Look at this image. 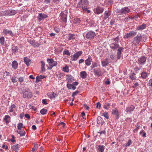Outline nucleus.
Instances as JSON below:
<instances>
[{"instance_id": "nucleus-19", "label": "nucleus", "mask_w": 152, "mask_h": 152, "mask_svg": "<svg viewBox=\"0 0 152 152\" xmlns=\"http://www.w3.org/2000/svg\"><path fill=\"white\" fill-rule=\"evenodd\" d=\"M135 107L133 105H131L130 106L127 107L126 111L127 113H130L133 111Z\"/></svg>"}, {"instance_id": "nucleus-6", "label": "nucleus", "mask_w": 152, "mask_h": 152, "mask_svg": "<svg viewBox=\"0 0 152 152\" xmlns=\"http://www.w3.org/2000/svg\"><path fill=\"white\" fill-rule=\"evenodd\" d=\"M17 13L16 10H11L5 11L3 12V15L5 16H12L15 15Z\"/></svg>"}, {"instance_id": "nucleus-58", "label": "nucleus", "mask_w": 152, "mask_h": 152, "mask_svg": "<svg viewBox=\"0 0 152 152\" xmlns=\"http://www.w3.org/2000/svg\"><path fill=\"white\" fill-rule=\"evenodd\" d=\"M73 84H67V87L69 89H71L73 86Z\"/></svg>"}, {"instance_id": "nucleus-63", "label": "nucleus", "mask_w": 152, "mask_h": 152, "mask_svg": "<svg viewBox=\"0 0 152 152\" xmlns=\"http://www.w3.org/2000/svg\"><path fill=\"white\" fill-rule=\"evenodd\" d=\"M18 80L20 83H21L24 81V78L23 77H20L19 78Z\"/></svg>"}, {"instance_id": "nucleus-46", "label": "nucleus", "mask_w": 152, "mask_h": 152, "mask_svg": "<svg viewBox=\"0 0 152 152\" xmlns=\"http://www.w3.org/2000/svg\"><path fill=\"white\" fill-rule=\"evenodd\" d=\"M80 20L79 18H75L74 20V23L76 24H78L80 23Z\"/></svg>"}, {"instance_id": "nucleus-43", "label": "nucleus", "mask_w": 152, "mask_h": 152, "mask_svg": "<svg viewBox=\"0 0 152 152\" xmlns=\"http://www.w3.org/2000/svg\"><path fill=\"white\" fill-rule=\"evenodd\" d=\"M19 130V134L21 136H25L26 134V132L24 131H23L22 130Z\"/></svg>"}, {"instance_id": "nucleus-5", "label": "nucleus", "mask_w": 152, "mask_h": 152, "mask_svg": "<svg viewBox=\"0 0 152 152\" xmlns=\"http://www.w3.org/2000/svg\"><path fill=\"white\" fill-rule=\"evenodd\" d=\"M82 51H79L76 52L71 57V60L73 61H75L77 60L78 58L82 54Z\"/></svg>"}, {"instance_id": "nucleus-44", "label": "nucleus", "mask_w": 152, "mask_h": 152, "mask_svg": "<svg viewBox=\"0 0 152 152\" xmlns=\"http://www.w3.org/2000/svg\"><path fill=\"white\" fill-rule=\"evenodd\" d=\"M63 70L64 72H68L69 71V67L67 66H66L63 68Z\"/></svg>"}, {"instance_id": "nucleus-61", "label": "nucleus", "mask_w": 152, "mask_h": 152, "mask_svg": "<svg viewBox=\"0 0 152 152\" xmlns=\"http://www.w3.org/2000/svg\"><path fill=\"white\" fill-rule=\"evenodd\" d=\"M59 29L57 27H55L54 28V31L56 33H58L59 31Z\"/></svg>"}, {"instance_id": "nucleus-59", "label": "nucleus", "mask_w": 152, "mask_h": 152, "mask_svg": "<svg viewBox=\"0 0 152 152\" xmlns=\"http://www.w3.org/2000/svg\"><path fill=\"white\" fill-rule=\"evenodd\" d=\"M78 93V92L77 91H75L73 92L72 95V96L74 97L76 94Z\"/></svg>"}, {"instance_id": "nucleus-39", "label": "nucleus", "mask_w": 152, "mask_h": 152, "mask_svg": "<svg viewBox=\"0 0 152 152\" xmlns=\"http://www.w3.org/2000/svg\"><path fill=\"white\" fill-rule=\"evenodd\" d=\"M147 76V73L145 72H143L141 73V77L143 79H145Z\"/></svg>"}, {"instance_id": "nucleus-17", "label": "nucleus", "mask_w": 152, "mask_h": 152, "mask_svg": "<svg viewBox=\"0 0 152 152\" xmlns=\"http://www.w3.org/2000/svg\"><path fill=\"white\" fill-rule=\"evenodd\" d=\"M110 60L108 58H106L104 60L101 61L102 65L103 66H106L110 62Z\"/></svg>"}, {"instance_id": "nucleus-14", "label": "nucleus", "mask_w": 152, "mask_h": 152, "mask_svg": "<svg viewBox=\"0 0 152 152\" xmlns=\"http://www.w3.org/2000/svg\"><path fill=\"white\" fill-rule=\"evenodd\" d=\"M146 60V57L142 56L138 59V64H139L143 65Z\"/></svg>"}, {"instance_id": "nucleus-32", "label": "nucleus", "mask_w": 152, "mask_h": 152, "mask_svg": "<svg viewBox=\"0 0 152 152\" xmlns=\"http://www.w3.org/2000/svg\"><path fill=\"white\" fill-rule=\"evenodd\" d=\"M69 40L74 39L75 38V36L74 34H69L68 36Z\"/></svg>"}, {"instance_id": "nucleus-18", "label": "nucleus", "mask_w": 152, "mask_h": 152, "mask_svg": "<svg viewBox=\"0 0 152 152\" xmlns=\"http://www.w3.org/2000/svg\"><path fill=\"white\" fill-rule=\"evenodd\" d=\"M136 34V32H134L133 31H131L130 32L127 33L125 35V38H128L131 37H133L134 35H135Z\"/></svg>"}, {"instance_id": "nucleus-56", "label": "nucleus", "mask_w": 152, "mask_h": 152, "mask_svg": "<svg viewBox=\"0 0 152 152\" xmlns=\"http://www.w3.org/2000/svg\"><path fill=\"white\" fill-rule=\"evenodd\" d=\"M140 127V126H136V128L135 129H134L133 130V132L134 133L136 132H137L138 130L139 129V128Z\"/></svg>"}, {"instance_id": "nucleus-10", "label": "nucleus", "mask_w": 152, "mask_h": 152, "mask_svg": "<svg viewBox=\"0 0 152 152\" xmlns=\"http://www.w3.org/2000/svg\"><path fill=\"white\" fill-rule=\"evenodd\" d=\"M142 38V37L140 35L138 34L136 37L134 38L133 41V44L136 45L137 44H138L140 42Z\"/></svg>"}, {"instance_id": "nucleus-29", "label": "nucleus", "mask_w": 152, "mask_h": 152, "mask_svg": "<svg viewBox=\"0 0 152 152\" xmlns=\"http://www.w3.org/2000/svg\"><path fill=\"white\" fill-rule=\"evenodd\" d=\"M24 61L27 65H29L31 63V61L27 57H25L24 58Z\"/></svg>"}, {"instance_id": "nucleus-55", "label": "nucleus", "mask_w": 152, "mask_h": 152, "mask_svg": "<svg viewBox=\"0 0 152 152\" xmlns=\"http://www.w3.org/2000/svg\"><path fill=\"white\" fill-rule=\"evenodd\" d=\"M37 145H34V147L32 149L31 151L34 152L35 151L37 150Z\"/></svg>"}, {"instance_id": "nucleus-24", "label": "nucleus", "mask_w": 152, "mask_h": 152, "mask_svg": "<svg viewBox=\"0 0 152 152\" xmlns=\"http://www.w3.org/2000/svg\"><path fill=\"white\" fill-rule=\"evenodd\" d=\"M80 76L83 79H85L87 77V74L85 71H82L80 72Z\"/></svg>"}, {"instance_id": "nucleus-42", "label": "nucleus", "mask_w": 152, "mask_h": 152, "mask_svg": "<svg viewBox=\"0 0 152 152\" xmlns=\"http://www.w3.org/2000/svg\"><path fill=\"white\" fill-rule=\"evenodd\" d=\"M119 37L118 36L117 37H115V38L113 39L111 41V42H117V43H118V41H119Z\"/></svg>"}, {"instance_id": "nucleus-22", "label": "nucleus", "mask_w": 152, "mask_h": 152, "mask_svg": "<svg viewBox=\"0 0 152 152\" xmlns=\"http://www.w3.org/2000/svg\"><path fill=\"white\" fill-rule=\"evenodd\" d=\"M112 114L116 115L117 119H118L119 117L118 112L117 109L115 108L112 110Z\"/></svg>"}, {"instance_id": "nucleus-36", "label": "nucleus", "mask_w": 152, "mask_h": 152, "mask_svg": "<svg viewBox=\"0 0 152 152\" xmlns=\"http://www.w3.org/2000/svg\"><path fill=\"white\" fill-rule=\"evenodd\" d=\"M12 52L13 53H15L18 52V48L17 46H13L12 48Z\"/></svg>"}, {"instance_id": "nucleus-20", "label": "nucleus", "mask_w": 152, "mask_h": 152, "mask_svg": "<svg viewBox=\"0 0 152 152\" xmlns=\"http://www.w3.org/2000/svg\"><path fill=\"white\" fill-rule=\"evenodd\" d=\"M92 58L91 56H89L88 58L85 60L86 64L87 66H90L91 64Z\"/></svg>"}, {"instance_id": "nucleus-23", "label": "nucleus", "mask_w": 152, "mask_h": 152, "mask_svg": "<svg viewBox=\"0 0 152 152\" xmlns=\"http://www.w3.org/2000/svg\"><path fill=\"white\" fill-rule=\"evenodd\" d=\"M10 76V73L7 71H5L3 74V78L4 79V80L7 81V76Z\"/></svg>"}, {"instance_id": "nucleus-21", "label": "nucleus", "mask_w": 152, "mask_h": 152, "mask_svg": "<svg viewBox=\"0 0 152 152\" xmlns=\"http://www.w3.org/2000/svg\"><path fill=\"white\" fill-rule=\"evenodd\" d=\"M111 14V12L109 10H106L104 13V18L105 20L107 19Z\"/></svg>"}, {"instance_id": "nucleus-28", "label": "nucleus", "mask_w": 152, "mask_h": 152, "mask_svg": "<svg viewBox=\"0 0 152 152\" xmlns=\"http://www.w3.org/2000/svg\"><path fill=\"white\" fill-rule=\"evenodd\" d=\"M12 66L13 69H16L18 68V66L17 62L15 61H13L12 63Z\"/></svg>"}, {"instance_id": "nucleus-37", "label": "nucleus", "mask_w": 152, "mask_h": 152, "mask_svg": "<svg viewBox=\"0 0 152 152\" xmlns=\"http://www.w3.org/2000/svg\"><path fill=\"white\" fill-rule=\"evenodd\" d=\"M5 39L3 37H0V44L1 45H3L4 44Z\"/></svg>"}, {"instance_id": "nucleus-35", "label": "nucleus", "mask_w": 152, "mask_h": 152, "mask_svg": "<svg viewBox=\"0 0 152 152\" xmlns=\"http://www.w3.org/2000/svg\"><path fill=\"white\" fill-rule=\"evenodd\" d=\"M104 147L103 145H99V146L98 150L99 151L103 152L104 149Z\"/></svg>"}, {"instance_id": "nucleus-49", "label": "nucleus", "mask_w": 152, "mask_h": 152, "mask_svg": "<svg viewBox=\"0 0 152 152\" xmlns=\"http://www.w3.org/2000/svg\"><path fill=\"white\" fill-rule=\"evenodd\" d=\"M132 143V141L131 140H129L128 142L126 144V146H130Z\"/></svg>"}, {"instance_id": "nucleus-16", "label": "nucleus", "mask_w": 152, "mask_h": 152, "mask_svg": "<svg viewBox=\"0 0 152 152\" xmlns=\"http://www.w3.org/2000/svg\"><path fill=\"white\" fill-rule=\"evenodd\" d=\"M124 48L122 47L119 48L117 50V58L118 59H119L121 57V53L123 51Z\"/></svg>"}, {"instance_id": "nucleus-62", "label": "nucleus", "mask_w": 152, "mask_h": 152, "mask_svg": "<svg viewBox=\"0 0 152 152\" xmlns=\"http://www.w3.org/2000/svg\"><path fill=\"white\" fill-rule=\"evenodd\" d=\"M101 107V105L100 104V103L99 102H97L96 104V107L100 109Z\"/></svg>"}, {"instance_id": "nucleus-40", "label": "nucleus", "mask_w": 152, "mask_h": 152, "mask_svg": "<svg viewBox=\"0 0 152 152\" xmlns=\"http://www.w3.org/2000/svg\"><path fill=\"white\" fill-rule=\"evenodd\" d=\"M18 145L17 144L14 145L12 147V149L14 151H17L19 149Z\"/></svg>"}, {"instance_id": "nucleus-57", "label": "nucleus", "mask_w": 152, "mask_h": 152, "mask_svg": "<svg viewBox=\"0 0 152 152\" xmlns=\"http://www.w3.org/2000/svg\"><path fill=\"white\" fill-rule=\"evenodd\" d=\"M58 125L59 126H61L63 128H64L65 126V123H64L63 122H61V123H60Z\"/></svg>"}, {"instance_id": "nucleus-51", "label": "nucleus", "mask_w": 152, "mask_h": 152, "mask_svg": "<svg viewBox=\"0 0 152 152\" xmlns=\"http://www.w3.org/2000/svg\"><path fill=\"white\" fill-rule=\"evenodd\" d=\"M142 68L141 66H140L139 67L136 66L134 68V70L136 71L139 70Z\"/></svg>"}, {"instance_id": "nucleus-25", "label": "nucleus", "mask_w": 152, "mask_h": 152, "mask_svg": "<svg viewBox=\"0 0 152 152\" xmlns=\"http://www.w3.org/2000/svg\"><path fill=\"white\" fill-rule=\"evenodd\" d=\"M10 117L9 115H6L4 118V120L5 121V123L7 124L9 123L10 121Z\"/></svg>"}, {"instance_id": "nucleus-45", "label": "nucleus", "mask_w": 152, "mask_h": 152, "mask_svg": "<svg viewBox=\"0 0 152 152\" xmlns=\"http://www.w3.org/2000/svg\"><path fill=\"white\" fill-rule=\"evenodd\" d=\"M29 42L32 45L34 46L35 45V42L34 39H31L29 41Z\"/></svg>"}, {"instance_id": "nucleus-12", "label": "nucleus", "mask_w": 152, "mask_h": 152, "mask_svg": "<svg viewBox=\"0 0 152 152\" xmlns=\"http://www.w3.org/2000/svg\"><path fill=\"white\" fill-rule=\"evenodd\" d=\"M3 34L5 35H7L8 34H9L12 37H13L14 36V35L11 30H9L6 29H4L3 32Z\"/></svg>"}, {"instance_id": "nucleus-38", "label": "nucleus", "mask_w": 152, "mask_h": 152, "mask_svg": "<svg viewBox=\"0 0 152 152\" xmlns=\"http://www.w3.org/2000/svg\"><path fill=\"white\" fill-rule=\"evenodd\" d=\"M130 78L132 80L135 79L136 78L135 74L134 73H131L130 76Z\"/></svg>"}, {"instance_id": "nucleus-13", "label": "nucleus", "mask_w": 152, "mask_h": 152, "mask_svg": "<svg viewBox=\"0 0 152 152\" xmlns=\"http://www.w3.org/2000/svg\"><path fill=\"white\" fill-rule=\"evenodd\" d=\"M48 17V15L44 13H39L38 16V18L39 21H41L42 19H45Z\"/></svg>"}, {"instance_id": "nucleus-33", "label": "nucleus", "mask_w": 152, "mask_h": 152, "mask_svg": "<svg viewBox=\"0 0 152 152\" xmlns=\"http://www.w3.org/2000/svg\"><path fill=\"white\" fill-rule=\"evenodd\" d=\"M110 103L106 102L104 104L103 108L106 110H108L110 107Z\"/></svg>"}, {"instance_id": "nucleus-3", "label": "nucleus", "mask_w": 152, "mask_h": 152, "mask_svg": "<svg viewBox=\"0 0 152 152\" xmlns=\"http://www.w3.org/2000/svg\"><path fill=\"white\" fill-rule=\"evenodd\" d=\"M47 61L49 66L48 69H51L53 67L56 66L58 64L57 61H54L52 59L48 58Z\"/></svg>"}, {"instance_id": "nucleus-53", "label": "nucleus", "mask_w": 152, "mask_h": 152, "mask_svg": "<svg viewBox=\"0 0 152 152\" xmlns=\"http://www.w3.org/2000/svg\"><path fill=\"white\" fill-rule=\"evenodd\" d=\"M98 133H99L100 134V135H101L102 134H106V131L105 130H103L102 131H101L100 132H98Z\"/></svg>"}, {"instance_id": "nucleus-52", "label": "nucleus", "mask_w": 152, "mask_h": 152, "mask_svg": "<svg viewBox=\"0 0 152 152\" xmlns=\"http://www.w3.org/2000/svg\"><path fill=\"white\" fill-rule=\"evenodd\" d=\"M103 116L105 117L107 119H108L109 116H108V114L107 112H104L103 114Z\"/></svg>"}, {"instance_id": "nucleus-4", "label": "nucleus", "mask_w": 152, "mask_h": 152, "mask_svg": "<svg viewBox=\"0 0 152 152\" xmlns=\"http://www.w3.org/2000/svg\"><path fill=\"white\" fill-rule=\"evenodd\" d=\"M130 11V9L128 7H124L121 10H117V13H119L118 15L125 14Z\"/></svg>"}, {"instance_id": "nucleus-1", "label": "nucleus", "mask_w": 152, "mask_h": 152, "mask_svg": "<svg viewBox=\"0 0 152 152\" xmlns=\"http://www.w3.org/2000/svg\"><path fill=\"white\" fill-rule=\"evenodd\" d=\"M89 3V2L87 0H80L78 3L77 7L79 8H82L83 10H86V7Z\"/></svg>"}, {"instance_id": "nucleus-9", "label": "nucleus", "mask_w": 152, "mask_h": 152, "mask_svg": "<svg viewBox=\"0 0 152 152\" xmlns=\"http://www.w3.org/2000/svg\"><path fill=\"white\" fill-rule=\"evenodd\" d=\"M93 72L94 75L96 76H101L103 74L101 69L99 68L94 69Z\"/></svg>"}, {"instance_id": "nucleus-47", "label": "nucleus", "mask_w": 152, "mask_h": 152, "mask_svg": "<svg viewBox=\"0 0 152 152\" xmlns=\"http://www.w3.org/2000/svg\"><path fill=\"white\" fill-rule=\"evenodd\" d=\"M63 55L66 54L68 56L70 55V53L69 52V51L68 50H65L63 52Z\"/></svg>"}, {"instance_id": "nucleus-30", "label": "nucleus", "mask_w": 152, "mask_h": 152, "mask_svg": "<svg viewBox=\"0 0 152 152\" xmlns=\"http://www.w3.org/2000/svg\"><path fill=\"white\" fill-rule=\"evenodd\" d=\"M146 26V24H145L143 23L142 25L138 26L137 27V29L138 30H143L145 28Z\"/></svg>"}, {"instance_id": "nucleus-50", "label": "nucleus", "mask_w": 152, "mask_h": 152, "mask_svg": "<svg viewBox=\"0 0 152 152\" xmlns=\"http://www.w3.org/2000/svg\"><path fill=\"white\" fill-rule=\"evenodd\" d=\"M97 66V64L96 62L93 63L92 66H91L92 68L96 67Z\"/></svg>"}, {"instance_id": "nucleus-41", "label": "nucleus", "mask_w": 152, "mask_h": 152, "mask_svg": "<svg viewBox=\"0 0 152 152\" xmlns=\"http://www.w3.org/2000/svg\"><path fill=\"white\" fill-rule=\"evenodd\" d=\"M47 112V110L46 109H42L40 111V113L42 115H44L46 114Z\"/></svg>"}, {"instance_id": "nucleus-60", "label": "nucleus", "mask_w": 152, "mask_h": 152, "mask_svg": "<svg viewBox=\"0 0 152 152\" xmlns=\"http://www.w3.org/2000/svg\"><path fill=\"white\" fill-rule=\"evenodd\" d=\"M115 22V20L114 19H112L110 22V25H113V24Z\"/></svg>"}, {"instance_id": "nucleus-26", "label": "nucleus", "mask_w": 152, "mask_h": 152, "mask_svg": "<svg viewBox=\"0 0 152 152\" xmlns=\"http://www.w3.org/2000/svg\"><path fill=\"white\" fill-rule=\"evenodd\" d=\"M104 121L103 119L100 116L98 117L97 119V123L98 124L102 125L103 124Z\"/></svg>"}, {"instance_id": "nucleus-34", "label": "nucleus", "mask_w": 152, "mask_h": 152, "mask_svg": "<svg viewBox=\"0 0 152 152\" xmlns=\"http://www.w3.org/2000/svg\"><path fill=\"white\" fill-rule=\"evenodd\" d=\"M16 107V106L14 104H12L9 108V111L12 112L14 111V108Z\"/></svg>"}, {"instance_id": "nucleus-48", "label": "nucleus", "mask_w": 152, "mask_h": 152, "mask_svg": "<svg viewBox=\"0 0 152 152\" xmlns=\"http://www.w3.org/2000/svg\"><path fill=\"white\" fill-rule=\"evenodd\" d=\"M23 124L21 123H19L18 125V128L19 130H21L23 127Z\"/></svg>"}, {"instance_id": "nucleus-27", "label": "nucleus", "mask_w": 152, "mask_h": 152, "mask_svg": "<svg viewBox=\"0 0 152 152\" xmlns=\"http://www.w3.org/2000/svg\"><path fill=\"white\" fill-rule=\"evenodd\" d=\"M46 77L44 75H40V76H37L36 78V83H38V82L41 81V79H42L44 78H45Z\"/></svg>"}, {"instance_id": "nucleus-7", "label": "nucleus", "mask_w": 152, "mask_h": 152, "mask_svg": "<svg viewBox=\"0 0 152 152\" xmlns=\"http://www.w3.org/2000/svg\"><path fill=\"white\" fill-rule=\"evenodd\" d=\"M96 36L95 32L93 31H89L88 32L86 35V38L88 39H93Z\"/></svg>"}, {"instance_id": "nucleus-15", "label": "nucleus", "mask_w": 152, "mask_h": 152, "mask_svg": "<svg viewBox=\"0 0 152 152\" xmlns=\"http://www.w3.org/2000/svg\"><path fill=\"white\" fill-rule=\"evenodd\" d=\"M110 45L111 48L113 49H117L119 46L118 43L114 42H112Z\"/></svg>"}, {"instance_id": "nucleus-64", "label": "nucleus", "mask_w": 152, "mask_h": 152, "mask_svg": "<svg viewBox=\"0 0 152 152\" xmlns=\"http://www.w3.org/2000/svg\"><path fill=\"white\" fill-rule=\"evenodd\" d=\"M42 102L44 104H47L48 103L46 102V101L45 99H43L42 100Z\"/></svg>"}, {"instance_id": "nucleus-11", "label": "nucleus", "mask_w": 152, "mask_h": 152, "mask_svg": "<svg viewBox=\"0 0 152 152\" xmlns=\"http://www.w3.org/2000/svg\"><path fill=\"white\" fill-rule=\"evenodd\" d=\"M104 9L99 7H96L94 10L95 13L97 14L102 13Z\"/></svg>"}, {"instance_id": "nucleus-2", "label": "nucleus", "mask_w": 152, "mask_h": 152, "mask_svg": "<svg viewBox=\"0 0 152 152\" xmlns=\"http://www.w3.org/2000/svg\"><path fill=\"white\" fill-rule=\"evenodd\" d=\"M22 94H23V97L24 98H30L32 96V92L29 88H26L23 89Z\"/></svg>"}, {"instance_id": "nucleus-31", "label": "nucleus", "mask_w": 152, "mask_h": 152, "mask_svg": "<svg viewBox=\"0 0 152 152\" xmlns=\"http://www.w3.org/2000/svg\"><path fill=\"white\" fill-rule=\"evenodd\" d=\"M40 62L41 64V71L44 72L45 71V63L42 61H41Z\"/></svg>"}, {"instance_id": "nucleus-8", "label": "nucleus", "mask_w": 152, "mask_h": 152, "mask_svg": "<svg viewBox=\"0 0 152 152\" xmlns=\"http://www.w3.org/2000/svg\"><path fill=\"white\" fill-rule=\"evenodd\" d=\"M67 12L66 11L62 12L60 14L61 20L64 22L66 23L67 20Z\"/></svg>"}, {"instance_id": "nucleus-54", "label": "nucleus", "mask_w": 152, "mask_h": 152, "mask_svg": "<svg viewBox=\"0 0 152 152\" xmlns=\"http://www.w3.org/2000/svg\"><path fill=\"white\" fill-rule=\"evenodd\" d=\"M16 78V77H12L11 80L13 83H15L17 82Z\"/></svg>"}]
</instances>
